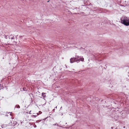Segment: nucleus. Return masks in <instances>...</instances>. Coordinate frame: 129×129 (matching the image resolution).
Returning a JSON list of instances; mask_svg holds the SVG:
<instances>
[{
  "instance_id": "5701e85b",
  "label": "nucleus",
  "mask_w": 129,
  "mask_h": 129,
  "mask_svg": "<svg viewBox=\"0 0 129 129\" xmlns=\"http://www.w3.org/2000/svg\"><path fill=\"white\" fill-rule=\"evenodd\" d=\"M37 115H39V113H37Z\"/></svg>"
},
{
  "instance_id": "9b49d317",
  "label": "nucleus",
  "mask_w": 129,
  "mask_h": 129,
  "mask_svg": "<svg viewBox=\"0 0 129 129\" xmlns=\"http://www.w3.org/2000/svg\"><path fill=\"white\" fill-rule=\"evenodd\" d=\"M22 37H23L22 36H19V38L20 39H21L22 38Z\"/></svg>"
},
{
  "instance_id": "2eb2a0df",
  "label": "nucleus",
  "mask_w": 129,
  "mask_h": 129,
  "mask_svg": "<svg viewBox=\"0 0 129 129\" xmlns=\"http://www.w3.org/2000/svg\"><path fill=\"white\" fill-rule=\"evenodd\" d=\"M65 66H66V68H67V65H65Z\"/></svg>"
},
{
  "instance_id": "0eeeda50",
  "label": "nucleus",
  "mask_w": 129,
  "mask_h": 129,
  "mask_svg": "<svg viewBox=\"0 0 129 129\" xmlns=\"http://www.w3.org/2000/svg\"><path fill=\"white\" fill-rule=\"evenodd\" d=\"M42 96L44 98H45L46 97V93L44 92H43L42 94Z\"/></svg>"
},
{
  "instance_id": "393cba45",
  "label": "nucleus",
  "mask_w": 129,
  "mask_h": 129,
  "mask_svg": "<svg viewBox=\"0 0 129 129\" xmlns=\"http://www.w3.org/2000/svg\"><path fill=\"white\" fill-rule=\"evenodd\" d=\"M50 1V0L48 1H47V2H49Z\"/></svg>"
},
{
  "instance_id": "f03ea898",
  "label": "nucleus",
  "mask_w": 129,
  "mask_h": 129,
  "mask_svg": "<svg viewBox=\"0 0 129 129\" xmlns=\"http://www.w3.org/2000/svg\"><path fill=\"white\" fill-rule=\"evenodd\" d=\"M121 23L125 26H129V18L126 17H124L121 20Z\"/></svg>"
},
{
  "instance_id": "473e14b6",
  "label": "nucleus",
  "mask_w": 129,
  "mask_h": 129,
  "mask_svg": "<svg viewBox=\"0 0 129 129\" xmlns=\"http://www.w3.org/2000/svg\"><path fill=\"white\" fill-rule=\"evenodd\" d=\"M26 113H28V112H27Z\"/></svg>"
},
{
  "instance_id": "cd10ccee",
  "label": "nucleus",
  "mask_w": 129,
  "mask_h": 129,
  "mask_svg": "<svg viewBox=\"0 0 129 129\" xmlns=\"http://www.w3.org/2000/svg\"><path fill=\"white\" fill-rule=\"evenodd\" d=\"M6 116H8V115H6Z\"/></svg>"
},
{
  "instance_id": "20e7f679",
  "label": "nucleus",
  "mask_w": 129,
  "mask_h": 129,
  "mask_svg": "<svg viewBox=\"0 0 129 129\" xmlns=\"http://www.w3.org/2000/svg\"><path fill=\"white\" fill-rule=\"evenodd\" d=\"M83 13L85 14L84 15L85 16H86L89 15L90 14V13L89 12V10H87L86 11V12L85 13H84L83 12H82V14H83Z\"/></svg>"
},
{
  "instance_id": "b1692460",
  "label": "nucleus",
  "mask_w": 129,
  "mask_h": 129,
  "mask_svg": "<svg viewBox=\"0 0 129 129\" xmlns=\"http://www.w3.org/2000/svg\"><path fill=\"white\" fill-rule=\"evenodd\" d=\"M12 113V112H7L8 113V114L9 113Z\"/></svg>"
},
{
  "instance_id": "ddd939ff",
  "label": "nucleus",
  "mask_w": 129,
  "mask_h": 129,
  "mask_svg": "<svg viewBox=\"0 0 129 129\" xmlns=\"http://www.w3.org/2000/svg\"><path fill=\"white\" fill-rule=\"evenodd\" d=\"M14 43L16 44H17V42L15 41H14Z\"/></svg>"
},
{
  "instance_id": "7ed1b4c3",
  "label": "nucleus",
  "mask_w": 129,
  "mask_h": 129,
  "mask_svg": "<svg viewBox=\"0 0 129 129\" xmlns=\"http://www.w3.org/2000/svg\"><path fill=\"white\" fill-rule=\"evenodd\" d=\"M84 3L85 5H83V6L85 8H86V9H87V8L85 6L86 5H88L90 6H92V4L90 3L89 0H87L86 2H84Z\"/></svg>"
},
{
  "instance_id": "412c9836",
  "label": "nucleus",
  "mask_w": 129,
  "mask_h": 129,
  "mask_svg": "<svg viewBox=\"0 0 129 129\" xmlns=\"http://www.w3.org/2000/svg\"><path fill=\"white\" fill-rule=\"evenodd\" d=\"M55 110V109H53V111L54 112Z\"/></svg>"
},
{
  "instance_id": "a878e982",
  "label": "nucleus",
  "mask_w": 129,
  "mask_h": 129,
  "mask_svg": "<svg viewBox=\"0 0 129 129\" xmlns=\"http://www.w3.org/2000/svg\"><path fill=\"white\" fill-rule=\"evenodd\" d=\"M86 3V4H87V3H89V4L88 2H87V3Z\"/></svg>"
},
{
  "instance_id": "bb28decb",
  "label": "nucleus",
  "mask_w": 129,
  "mask_h": 129,
  "mask_svg": "<svg viewBox=\"0 0 129 129\" xmlns=\"http://www.w3.org/2000/svg\"><path fill=\"white\" fill-rule=\"evenodd\" d=\"M16 39H17V36H16Z\"/></svg>"
},
{
  "instance_id": "39448f33",
  "label": "nucleus",
  "mask_w": 129,
  "mask_h": 129,
  "mask_svg": "<svg viewBox=\"0 0 129 129\" xmlns=\"http://www.w3.org/2000/svg\"><path fill=\"white\" fill-rule=\"evenodd\" d=\"M14 35H11L9 36V38L10 39H15V38L14 37Z\"/></svg>"
},
{
  "instance_id": "f3484780",
  "label": "nucleus",
  "mask_w": 129,
  "mask_h": 129,
  "mask_svg": "<svg viewBox=\"0 0 129 129\" xmlns=\"http://www.w3.org/2000/svg\"><path fill=\"white\" fill-rule=\"evenodd\" d=\"M56 124H57V123H55V124H53V125H56Z\"/></svg>"
},
{
  "instance_id": "1a4fd4ad",
  "label": "nucleus",
  "mask_w": 129,
  "mask_h": 129,
  "mask_svg": "<svg viewBox=\"0 0 129 129\" xmlns=\"http://www.w3.org/2000/svg\"><path fill=\"white\" fill-rule=\"evenodd\" d=\"M15 107H16L17 108H20V106L18 105H16L15 106Z\"/></svg>"
},
{
  "instance_id": "dca6fc26",
  "label": "nucleus",
  "mask_w": 129,
  "mask_h": 129,
  "mask_svg": "<svg viewBox=\"0 0 129 129\" xmlns=\"http://www.w3.org/2000/svg\"><path fill=\"white\" fill-rule=\"evenodd\" d=\"M10 115L11 116H12V114H11V113H10Z\"/></svg>"
},
{
  "instance_id": "4468645a",
  "label": "nucleus",
  "mask_w": 129,
  "mask_h": 129,
  "mask_svg": "<svg viewBox=\"0 0 129 129\" xmlns=\"http://www.w3.org/2000/svg\"><path fill=\"white\" fill-rule=\"evenodd\" d=\"M5 38L6 39H7V38H8L7 36H6L5 35Z\"/></svg>"
},
{
  "instance_id": "f8f14e48",
  "label": "nucleus",
  "mask_w": 129,
  "mask_h": 129,
  "mask_svg": "<svg viewBox=\"0 0 129 129\" xmlns=\"http://www.w3.org/2000/svg\"><path fill=\"white\" fill-rule=\"evenodd\" d=\"M2 85H1L0 84V90L2 89Z\"/></svg>"
},
{
  "instance_id": "c85d7f7f",
  "label": "nucleus",
  "mask_w": 129,
  "mask_h": 129,
  "mask_svg": "<svg viewBox=\"0 0 129 129\" xmlns=\"http://www.w3.org/2000/svg\"><path fill=\"white\" fill-rule=\"evenodd\" d=\"M57 108V107L56 106L55 107V108Z\"/></svg>"
},
{
  "instance_id": "9d476101",
  "label": "nucleus",
  "mask_w": 129,
  "mask_h": 129,
  "mask_svg": "<svg viewBox=\"0 0 129 129\" xmlns=\"http://www.w3.org/2000/svg\"><path fill=\"white\" fill-rule=\"evenodd\" d=\"M32 117H34L36 118L37 117V115H33L32 116Z\"/></svg>"
},
{
  "instance_id": "c756f323",
  "label": "nucleus",
  "mask_w": 129,
  "mask_h": 129,
  "mask_svg": "<svg viewBox=\"0 0 129 129\" xmlns=\"http://www.w3.org/2000/svg\"><path fill=\"white\" fill-rule=\"evenodd\" d=\"M123 114V113H122V114H121L123 115L122 114Z\"/></svg>"
},
{
  "instance_id": "f257e3e1",
  "label": "nucleus",
  "mask_w": 129,
  "mask_h": 129,
  "mask_svg": "<svg viewBox=\"0 0 129 129\" xmlns=\"http://www.w3.org/2000/svg\"><path fill=\"white\" fill-rule=\"evenodd\" d=\"M84 58L82 56H75V57L72 58L70 59V62L72 63L75 62H79L80 61H84Z\"/></svg>"
},
{
  "instance_id": "4be33fe9",
  "label": "nucleus",
  "mask_w": 129,
  "mask_h": 129,
  "mask_svg": "<svg viewBox=\"0 0 129 129\" xmlns=\"http://www.w3.org/2000/svg\"><path fill=\"white\" fill-rule=\"evenodd\" d=\"M14 123H15V124H16V122H14Z\"/></svg>"
},
{
  "instance_id": "6e6552de",
  "label": "nucleus",
  "mask_w": 129,
  "mask_h": 129,
  "mask_svg": "<svg viewBox=\"0 0 129 129\" xmlns=\"http://www.w3.org/2000/svg\"><path fill=\"white\" fill-rule=\"evenodd\" d=\"M26 88L25 87H23L22 89H21V91H26Z\"/></svg>"
},
{
  "instance_id": "2f4dec72",
  "label": "nucleus",
  "mask_w": 129,
  "mask_h": 129,
  "mask_svg": "<svg viewBox=\"0 0 129 129\" xmlns=\"http://www.w3.org/2000/svg\"><path fill=\"white\" fill-rule=\"evenodd\" d=\"M2 87V89H3V87Z\"/></svg>"
},
{
  "instance_id": "423d86ee",
  "label": "nucleus",
  "mask_w": 129,
  "mask_h": 129,
  "mask_svg": "<svg viewBox=\"0 0 129 129\" xmlns=\"http://www.w3.org/2000/svg\"><path fill=\"white\" fill-rule=\"evenodd\" d=\"M8 126V124H3L2 125L1 127L2 128H5L6 127H7Z\"/></svg>"
},
{
  "instance_id": "6ab92c4d",
  "label": "nucleus",
  "mask_w": 129,
  "mask_h": 129,
  "mask_svg": "<svg viewBox=\"0 0 129 129\" xmlns=\"http://www.w3.org/2000/svg\"><path fill=\"white\" fill-rule=\"evenodd\" d=\"M31 111H29V112L28 113L29 114H30V112Z\"/></svg>"
},
{
  "instance_id": "a211bd4d",
  "label": "nucleus",
  "mask_w": 129,
  "mask_h": 129,
  "mask_svg": "<svg viewBox=\"0 0 129 129\" xmlns=\"http://www.w3.org/2000/svg\"><path fill=\"white\" fill-rule=\"evenodd\" d=\"M111 129H113V127H111Z\"/></svg>"
},
{
  "instance_id": "7c9ffc66",
  "label": "nucleus",
  "mask_w": 129,
  "mask_h": 129,
  "mask_svg": "<svg viewBox=\"0 0 129 129\" xmlns=\"http://www.w3.org/2000/svg\"><path fill=\"white\" fill-rule=\"evenodd\" d=\"M17 36H18V35H17L16 36H17Z\"/></svg>"
},
{
  "instance_id": "aec40b11",
  "label": "nucleus",
  "mask_w": 129,
  "mask_h": 129,
  "mask_svg": "<svg viewBox=\"0 0 129 129\" xmlns=\"http://www.w3.org/2000/svg\"><path fill=\"white\" fill-rule=\"evenodd\" d=\"M123 128H125V129H126V128H125V126H124L123 127Z\"/></svg>"
}]
</instances>
